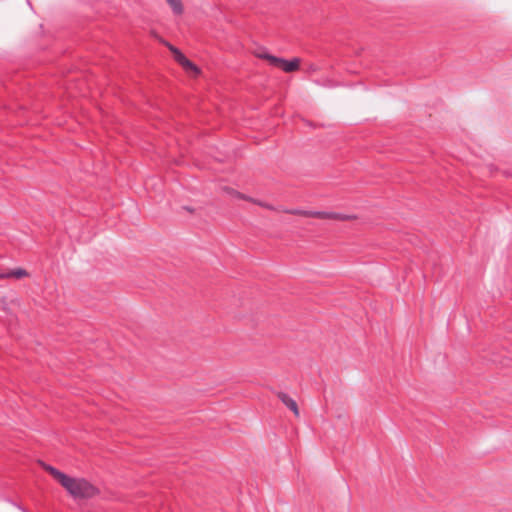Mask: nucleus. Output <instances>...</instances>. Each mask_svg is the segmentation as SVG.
<instances>
[{
  "label": "nucleus",
  "mask_w": 512,
  "mask_h": 512,
  "mask_svg": "<svg viewBox=\"0 0 512 512\" xmlns=\"http://www.w3.org/2000/svg\"><path fill=\"white\" fill-rule=\"evenodd\" d=\"M62 486L75 499H89L99 493V490L84 478L67 476Z\"/></svg>",
  "instance_id": "1"
},
{
  "label": "nucleus",
  "mask_w": 512,
  "mask_h": 512,
  "mask_svg": "<svg viewBox=\"0 0 512 512\" xmlns=\"http://www.w3.org/2000/svg\"><path fill=\"white\" fill-rule=\"evenodd\" d=\"M305 216L307 217H314L319 219H336L345 221L351 218L350 215L343 214V213H337V212H329V211H315V210H308L304 211Z\"/></svg>",
  "instance_id": "2"
},
{
  "label": "nucleus",
  "mask_w": 512,
  "mask_h": 512,
  "mask_svg": "<svg viewBox=\"0 0 512 512\" xmlns=\"http://www.w3.org/2000/svg\"><path fill=\"white\" fill-rule=\"evenodd\" d=\"M278 398L281 402L289 408L296 416L299 415V409L296 401L285 392H279Z\"/></svg>",
  "instance_id": "3"
},
{
  "label": "nucleus",
  "mask_w": 512,
  "mask_h": 512,
  "mask_svg": "<svg viewBox=\"0 0 512 512\" xmlns=\"http://www.w3.org/2000/svg\"><path fill=\"white\" fill-rule=\"evenodd\" d=\"M26 276H28L27 270L24 268H21V267L10 269L7 272L0 273V278H3V279H8V278L20 279V278H23Z\"/></svg>",
  "instance_id": "4"
},
{
  "label": "nucleus",
  "mask_w": 512,
  "mask_h": 512,
  "mask_svg": "<svg viewBox=\"0 0 512 512\" xmlns=\"http://www.w3.org/2000/svg\"><path fill=\"white\" fill-rule=\"evenodd\" d=\"M300 60L299 58H292L290 60L284 59L281 64V68L283 71L289 73L296 71L299 68Z\"/></svg>",
  "instance_id": "5"
},
{
  "label": "nucleus",
  "mask_w": 512,
  "mask_h": 512,
  "mask_svg": "<svg viewBox=\"0 0 512 512\" xmlns=\"http://www.w3.org/2000/svg\"><path fill=\"white\" fill-rule=\"evenodd\" d=\"M45 470L48 471L56 480H58L61 485L68 476L67 474L61 472L60 470L51 465H45Z\"/></svg>",
  "instance_id": "6"
},
{
  "label": "nucleus",
  "mask_w": 512,
  "mask_h": 512,
  "mask_svg": "<svg viewBox=\"0 0 512 512\" xmlns=\"http://www.w3.org/2000/svg\"><path fill=\"white\" fill-rule=\"evenodd\" d=\"M258 57L261 58V59H266L269 61V63L273 66H281L282 64V61H283V58L281 57H277V56H274V55H271L269 53H261V54H258Z\"/></svg>",
  "instance_id": "7"
},
{
  "label": "nucleus",
  "mask_w": 512,
  "mask_h": 512,
  "mask_svg": "<svg viewBox=\"0 0 512 512\" xmlns=\"http://www.w3.org/2000/svg\"><path fill=\"white\" fill-rule=\"evenodd\" d=\"M175 15L183 13V5L181 0H166Z\"/></svg>",
  "instance_id": "8"
},
{
  "label": "nucleus",
  "mask_w": 512,
  "mask_h": 512,
  "mask_svg": "<svg viewBox=\"0 0 512 512\" xmlns=\"http://www.w3.org/2000/svg\"><path fill=\"white\" fill-rule=\"evenodd\" d=\"M171 51L174 53L175 55V59L181 64L183 62V60L186 59V57L182 54V52L177 49V48H174V47H171Z\"/></svg>",
  "instance_id": "9"
},
{
  "label": "nucleus",
  "mask_w": 512,
  "mask_h": 512,
  "mask_svg": "<svg viewBox=\"0 0 512 512\" xmlns=\"http://www.w3.org/2000/svg\"><path fill=\"white\" fill-rule=\"evenodd\" d=\"M181 65L184 66V67H188V68L198 72V67L193 62H191L189 59H187V58L185 60H183Z\"/></svg>",
  "instance_id": "10"
},
{
  "label": "nucleus",
  "mask_w": 512,
  "mask_h": 512,
  "mask_svg": "<svg viewBox=\"0 0 512 512\" xmlns=\"http://www.w3.org/2000/svg\"><path fill=\"white\" fill-rule=\"evenodd\" d=\"M304 211L305 210L296 208V209L289 210L288 213L293 214V215H304L305 216Z\"/></svg>",
  "instance_id": "11"
},
{
  "label": "nucleus",
  "mask_w": 512,
  "mask_h": 512,
  "mask_svg": "<svg viewBox=\"0 0 512 512\" xmlns=\"http://www.w3.org/2000/svg\"><path fill=\"white\" fill-rule=\"evenodd\" d=\"M13 505L15 507H17L19 510H21L22 512H28L25 508H23L22 506H20L19 504H16V503H13Z\"/></svg>",
  "instance_id": "12"
},
{
  "label": "nucleus",
  "mask_w": 512,
  "mask_h": 512,
  "mask_svg": "<svg viewBox=\"0 0 512 512\" xmlns=\"http://www.w3.org/2000/svg\"><path fill=\"white\" fill-rule=\"evenodd\" d=\"M186 210L188 211H192V209H190L189 207H184Z\"/></svg>",
  "instance_id": "13"
}]
</instances>
